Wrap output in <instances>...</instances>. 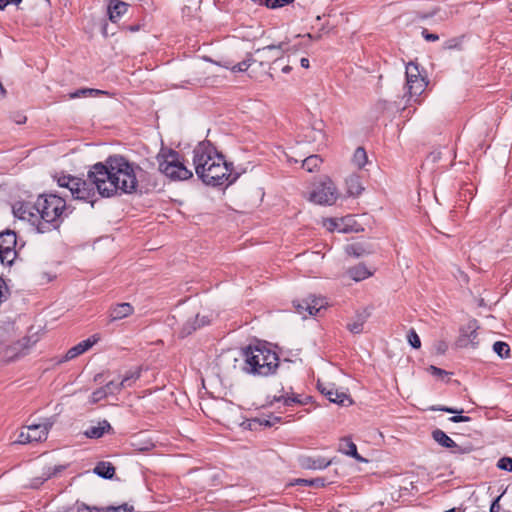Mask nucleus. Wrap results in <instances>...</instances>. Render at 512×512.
Wrapping results in <instances>:
<instances>
[{"label": "nucleus", "mask_w": 512, "mask_h": 512, "mask_svg": "<svg viewBox=\"0 0 512 512\" xmlns=\"http://www.w3.org/2000/svg\"><path fill=\"white\" fill-rule=\"evenodd\" d=\"M144 171L124 156L111 155L104 162L92 165L87 179L71 175H63L57 182L60 187L68 188L72 197L78 200L94 203L96 193L102 197H112L120 194H132L139 189V178Z\"/></svg>", "instance_id": "1"}, {"label": "nucleus", "mask_w": 512, "mask_h": 512, "mask_svg": "<svg viewBox=\"0 0 512 512\" xmlns=\"http://www.w3.org/2000/svg\"><path fill=\"white\" fill-rule=\"evenodd\" d=\"M193 164L196 175L206 185H228L238 178V174L232 173V164L227 163L209 141L200 142L194 148Z\"/></svg>", "instance_id": "2"}, {"label": "nucleus", "mask_w": 512, "mask_h": 512, "mask_svg": "<svg viewBox=\"0 0 512 512\" xmlns=\"http://www.w3.org/2000/svg\"><path fill=\"white\" fill-rule=\"evenodd\" d=\"M15 214L33 224L38 221V232L46 233L58 228L63 218L67 216L66 202L55 194L40 195L34 205H23Z\"/></svg>", "instance_id": "3"}, {"label": "nucleus", "mask_w": 512, "mask_h": 512, "mask_svg": "<svg viewBox=\"0 0 512 512\" xmlns=\"http://www.w3.org/2000/svg\"><path fill=\"white\" fill-rule=\"evenodd\" d=\"M243 371L254 376H269L276 372L279 357L276 352L263 346H248L243 349Z\"/></svg>", "instance_id": "4"}, {"label": "nucleus", "mask_w": 512, "mask_h": 512, "mask_svg": "<svg viewBox=\"0 0 512 512\" xmlns=\"http://www.w3.org/2000/svg\"><path fill=\"white\" fill-rule=\"evenodd\" d=\"M159 170L171 180H188L193 173L181 161L180 154L172 149L162 151L158 157Z\"/></svg>", "instance_id": "5"}, {"label": "nucleus", "mask_w": 512, "mask_h": 512, "mask_svg": "<svg viewBox=\"0 0 512 512\" xmlns=\"http://www.w3.org/2000/svg\"><path fill=\"white\" fill-rule=\"evenodd\" d=\"M406 89L405 97H408L407 101H409L413 97L420 96L426 86V79L420 75L419 67L417 64L410 62L406 66Z\"/></svg>", "instance_id": "6"}, {"label": "nucleus", "mask_w": 512, "mask_h": 512, "mask_svg": "<svg viewBox=\"0 0 512 512\" xmlns=\"http://www.w3.org/2000/svg\"><path fill=\"white\" fill-rule=\"evenodd\" d=\"M336 199V187L329 179L321 182L310 195V201L320 205H332Z\"/></svg>", "instance_id": "7"}, {"label": "nucleus", "mask_w": 512, "mask_h": 512, "mask_svg": "<svg viewBox=\"0 0 512 512\" xmlns=\"http://www.w3.org/2000/svg\"><path fill=\"white\" fill-rule=\"evenodd\" d=\"M317 388L320 393L332 403L343 405L345 400H348L349 403L352 402L349 399V396L345 392L336 389L335 384L333 383H323L318 381Z\"/></svg>", "instance_id": "8"}, {"label": "nucleus", "mask_w": 512, "mask_h": 512, "mask_svg": "<svg viewBox=\"0 0 512 512\" xmlns=\"http://www.w3.org/2000/svg\"><path fill=\"white\" fill-rule=\"evenodd\" d=\"M477 329L478 326L476 321H470L464 328H462L461 334L457 341L458 346L462 348L469 346L472 348H477L479 344L477 339Z\"/></svg>", "instance_id": "9"}, {"label": "nucleus", "mask_w": 512, "mask_h": 512, "mask_svg": "<svg viewBox=\"0 0 512 512\" xmlns=\"http://www.w3.org/2000/svg\"><path fill=\"white\" fill-rule=\"evenodd\" d=\"M134 312V307L128 303H118L113 306H111L109 310V321L114 322L118 320H122L130 315H132Z\"/></svg>", "instance_id": "10"}, {"label": "nucleus", "mask_w": 512, "mask_h": 512, "mask_svg": "<svg viewBox=\"0 0 512 512\" xmlns=\"http://www.w3.org/2000/svg\"><path fill=\"white\" fill-rule=\"evenodd\" d=\"M51 425V423L47 422L43 424H31L27 426V432L30 434L31 442H39L45 440Z\"/></svg>", "instance_id": "11"}, {"label": "nucleus", "mask_w": 512, "mask_h": 512, "mask_svg": "<svg viewBox=\"0 0 512 512\" xmlns=\"http://www.w3.org/2000/svg\"><path fill=\"white\" fill-rule=\"evenodd\" d=\"M209 323V320L203 316L199 317V314H196L194 318L188 319L182 326L180 334L182 337L190 335L192 332L197 330L198 328Z\"/></svg>", "instance_id": "12"}, {"label": "nucleus", "mask_w": 512, "mask_h": 512, "mask_svg": "<svg viewBox=\"0 0 512 512\" xmlns=\"http://www.w3.org/2000/svg\"><path fill=\"white\" fill-rule=\"evenodd\" d=\"M331 464V460H327L324 457L318 456V457H301L300 458V465L303 468L306 469H325Z\"/></svg>", "instance_id": "13"}, {"label": "nucleus", "mask_w": 512, "mask_h": 512, "mask_svg": "<svg viewBox=\"0 0 512 512\" xmlns=\"http://www.w3.org/2000/svg\"><path fill=\"white\" fill-rule=\"evenodd\" d=\"M128 10V4L120 0H111L108 5V15L112 22H117Z\"/></svg>", "instance_id": "14"}, {"label": "nucleus", "mask_w": 512, "mask_h": 512, "mask_svg": "<svg viewBox=\"0 0 512 512\" xmlns=\"http://www.w3.org/2000/svg\"><path fill=\"white\" fill-rule=\"evenodd\" d=\"M432 438L435 442H437L440 446L453 449H458L457 451L462 453L464 452L463 449H461L456 442L451 439L444 431L441 429H435L432 431Z\"/></svg>", "instance_id": "15"}, {"label": "nucleus", "mask_w": 512, "mask_h": 512, "mask_svg": "<svg viewBox=\"0 0 512 512\" xmlns=\"http://www.w3.org/2000/svg\"><path fill=\"white\" fill-rule=\"evenodd\" d=\"M112 430L110 423L107 420L98 422L97 426H91L85 430L84 435L87 438L98 439L101 438L105 433H109Z\"/></svg>", "instance_id": "16"}, {"label": "nucleus", "mask_w": 512, "mask_h": 512, "mask_svg": "<svg viewBox=\"0 0 512 512\" xmlns=\"http://www.w3.org/2000/svg\"><path fill=\"white\" fill-rule=\"evenodd\" d=\"M95 343H96V340L95 339L91 340L90 338L81 341L80 343H78L77 345H75L74 347L70 348L67 351V353L65 355V359L72 360V359L76 358L77 356L83 354L88 349H90Z\"/></svg>", "instance_id": "17"}, {"label": "nucleus", "mask_w": 512, "mask_h": 512, "mask_svg": "<svg viewBox=\"0 0 512 512\" xmlns=\"http://www.w3.org/2000/svg\"><path fill=\"white\" fill-rule=\"evenodd\" d=\"M430 410L432 411H443V412H447V413H450V414H456L452 417L449 418V421L453 422V423H459V422H469L471 420L470 417L468 416H463V415H460L461 413H463V409H457V408H453V407H448V406H432L430 408Z\"/></svg>", "instance_id": "18"}, {"label": "nucleus", "mask_w": 512, "mask_h": 512, "mask_svg": "<svg viewBox=\"0 0 512 512\" xmlns=\"http://www.w3.org/2000/svg\"><path fill=\"white\" fill-rule=\"evenodd\" d=\"M339 451L343 454H346L348 456H351L355 458L356 460L360 462H365L366 460L362 458L358 452L356 445L349 439V438H343L339 445Z\"/></svg>", "instance_id": "19"}, {"label": "nucleus", "mask_w": 512, "mask_h": 512, "mask_svg": "<svg viewBox=\"0 0 512 512\" xmlns=\"http://www.w3.org/2000/svg\"><path fill=\"white\" fill-rule=\"evenodd\" d=\"M347 274L354 281L359 282L370 277L372 275V272L364 264H358L354 267L349 268Z\"/></svg>", "instance_id": "20"}, {"label": "nucleus", "mask_w": 512, "mask_h": 512, "mask_svg": "<svg viewBox=\"0 0 512 512\" xmlns=\"http://www.w3.org/2000/svg\"><path fill=\"white\" fill-rule=\"evenodd\" d=\"M17 244L16 233L12 230H6L0 233V250L15 249Z\"/></svg>", "instance_id": "21"}, {"label": "nucleus", "mask_w": 512, "mask_h": 512, "mask_svg": "<svg viewBox=\"0 0 512 512\" xmlns=\"http://www.w3.org/2000/svg\"><path fill=\"white\" fill-rule=\"evenodd\" d=\"M94 473L101 478L111 479L115 474V467L110 462H98L94 468Z\"/></svg>", "instance_id": "22"}, {"label": "nucleus", "mask_w": 512, "mask_h": 512, "mask_svg": "<svg viewBox=\"0 0 512 512\" xmlns=\"http://www.w3.org/2000/svg\"><path fill=\"white\" fill-rule=\"evenodd\" d=\"M326 305V301L323 298L310 297L305 299V311L308 315H315Z\"/></svg>", "instance_id": "23"}, {"label": "nucleus", "mask_w": 512, "mask_h": 512, "mask_svg": "<svg viewBox=\"0 0 512 512\" xmlns=\"http://www.w3.org/2000/svg\"><path fill=\"white\" fill-rule=\"evenodd\" d=\"M347 192L350 196H358L363 191V186L358 175H350L346 179Z\"/></svg>", "instance_id": "24"}, {"label": "nucleus", "mask_w": 512, "mask_h": 512, "mask_svg": "<svg viewBox=\"0 0 512 512\" xmlns=\"http://www.w3.org/2000/svg\"><path fill=\"white\" fill-rule=\"evenodd\" d=\"M368 315L364 312L357 313L354 319L349 322L346 327L353 334H359L363 331V325L367 320Z\"/></svg>", "instance_id": "25"}, {"label": "nucleus", "mask_w": 512, "mask_h": 512, "mask_svg": "<svg viewBox=\"0 0 512 512\" xmlns=\"http://www.w3.org/2000/svg\"><path fill=\"white\" fill-rule=\"evenodd\" d=\"M280 401H283V404L285 406H293L294 404H304L305 402L302 401L299 397V395H293V396H289L288 394H281L279 396H273L272 400H271V404L273 402H280Z\"/></svg>", "instance_id": "26"}, {"label": "nucleus", "mask_w": 512, "mask_h": 512, "mask_svg": "<svg viewBox=\"0 0 512 512\" xmlns=\"http://www.w3.org/2000/svg\"><path fill=\"white\" fill-rule=\"evenodd\" d=\"M322 163V158L319 155H310L302 161V167L308 172L315 171Z\"/></svg>", "instance_id": "27"}, {"label": "nucleus", "mask_w": 512, "mask_h": 512, "mask_svg": "<svg viewBox=\"0 0 512 512\" xmlns=\"http://www.w3.org/2000/svg\"><path fill=\"white\" fill-rule=\"evenodd\" d=\"M367 154L364 148L358 147L353 155L352 161L358 168H363L367 163Z\"/></svg>", "instance_id": "28"}, {"label": "nucleus", "mask_w": 512, "mask_h": 512, "mask_svg": "<svg viewBox=\"0 0 512 512\" xmlns=\"http://www.w3.org/2000/svg\"><path fill=\"white\" fill-rule=\"evenodd\" d=\"M17 256L15 249L0 250V261L3 265L11 266Z\"/></svg>", "instance_id": "29"}, {"label": "nucleus", "mask_w": 512, "mask_h": 512, "mask_svg": "<svg viewBox=\"0 0 512 512\" xmlns=\"http://www.w3.org/2000/svg\"><path fill=\"white\" fill-rule=\"evenodd\" d=\"M493 351L502 359L508 358L510 354V347L506 342L496 341L493 344Z\"/></svg>", "instance_id": "30"}, {"label": "nucleus", "mask_w": 512, "mask_h": 512, "mask_svg": "<svg viewBox=\"0 0 512 512\" xmlns=\"http://www.w3.org/2000/svg\"><path fill=\"white\" fill-rule=\"evenodd\" d=\"M105 92L98 89H92V88H81L75 91L74 93L70 94L71 98H78L82 96H92V95H99L104 94Z\"/></svg>", "instance_id": "31"}, {"label": "nucleus", "mask_w": 512, "mask_h": 512, "mask_svg": "<svg viewBox=\"0 0 512 512\" xmlns=\"http://www.w3.org/2000/svg\"><path fill=\"white\" fill-rule=\"evenodd\" d=\"M325 226L327 227V229L329 231H334V230H337L339 232H347L348 230L343 227V220H335V219H328L326 222H325Z\"/></svg>", "instance_id": "32"}, {"label": "nucleus", "mask_w": 512, "mask_h": 512, "mask_svg": "<svg viewBox=\"0 0 512 512\" xmlns=\"http://www.w3.org/2000/svg\"><path fill=\"white\" fill-rule=\"evenodd\" d=\"M252 62H254V59L252 56H248L245 60L235 64L231 70L233 72H244L251 66Z\"/></svg>", "instance_id": "33"}, {"label": "nucleus", "mask_w": 512, "mask_h": 512, "mask_svg": "<svg viewBox=\"0 0 512 512\" xmlns=\"http://www.w3.org/2000/svg\"><path fill=\"white\" fill-rule=\"evenodd\" d=\"M140 377L139 371L128 372L125 377L120 381V386L124 388L131 386V383Z\"/></svg>", "instance_id": "34"}, {"label": "nucleus", "mask_w": 512, "mask_h": 512, "mask_svg": "<svg viewBox=\"0 0 512 512\" xmlns=\"http://www.w3.org/2000/svg\"><path fill=\"white\" fill-rule=\"evenodd\" d=\"M106 390L107 396L109 395H116L118 394L122 389H124L123 386H120V382L110 381L105 386H103Z\"/></svg>", "instance_id": "35"}, {"label": "nucleus", "mask_w": 512, "mask_h": 512, "mask_svg": "<svg viewBox=\"0 0 512 512\" xmlns=\"http://www.w3.org/2000/svg\"><path fill=\"white\" fill-rule=\"evenodd\" d=\"M106 397H108L106 394V390L104 389V387H100L91 394L89 402L91 404H96L99 401L105 399Z\"/></svg>", "instance_id": "36"}, {"label": "nucleus", "mask_w": 512, "mask_h": 512, "mask_svg": "<svg viewBox=\"0 0 512 512\" xmlns=\"http://www.w3.org/2000/svg\"><path fill=\"white\" fill-rule=\"evenodd\" d=\"M407 339H408L409 344L413 348L418 349L421 347L420 338L414 329L409 330V332L407 334Z\"/></svg>", "instance_id": "37"}, {"label": "nucleus", "mask_w": 512, "mask_h": 512, "mask_svg": "<svg viewBox=\"0 0 512 512\" xmlns=\"http://www.w3.org/2000/svg\"><path fill=\"white\" fill-rule=\"evenodd\" d=\"M497 467L501 470L512 472V458L502 457L497 462Z\"/></svg>", "instance_id": "38"}, {"label": "nucleus", "mask_w": 512, "mask_h": 512, "mask_svg": "<svg viewBox=\"0 0 512 512\" xmlns=\"http://www.w3.org/2000/svg\"><path fill=\"white\" fill-rule=\"evenodd\" d=\"M293 1L294 0H264V3L268 8L276 9L279 7H283Z\"/></svg>", "instance_id": "39"}, {"label": "nucleus", "mask_w": 512, "mask_h": 512, "mask_svg": "<svg viewBox=\"0 0 512 512\" xmlns=\"http://www.w3.org/2000/svg\"><path fill=\"white\" fill-rule=\"evenodd\" d=\"M8 296H9V288H8L5 280L2 277H0V303L2 301L7 300Z\"/></svg>", "instance_id": "40"}, {"label": "nucleus", "mask_w": 512, "mask_h": 512, "mask_svg": "<svg viewBox=\"0 0 512 512\" xmlns=\"http://www.w3.org/2000/svg\"><path fill=\"white\" fill-rule=\"evenodd\" d=\"M279 50L281 53L287 50V43L286 42H280L277 45H268L266 47H263L262 49H258L257 52L265 51V50Z\"/></svg>", "instance_id": "41"}, {"label": "nucleus", "mask_w": 512, "mask_h": 512, "mask_svg": "<svg viewBox=\"0 0 512 512\" xmlns=\"http://www.w3.org/2000/svg\"><path fill=\"white\" fill-rule=\"evenodd\" d=\"M16 443H18V444L31 443L30 434H29V432H27V429L26 430H22L19 433L18 438L16 440Z\"/></svg>", "instance_id": "42"}, {"label": "nucleus", "mask_w": 512, "mask_h": 512, "mask_svg": "<svg viewBox=\"0 0 512 512\" xmlns=\"http://www.w3.org/2000/svg\"><path fill=\"white\" fill-rule=\"evenodd\" d=\"M460 46V41L456 38L449 39L444 42L443 48L446 50L456 49Z\"/></svg>", "instance_id": "43"}, {"label": "nucleus", "mask_w": 512, "mask_h": 512, "mask_svg": "<svg viewBox=\"0 0 512 512\" xmlns=\"http://www.w3.org/2000/svg\"><path fill=\"white\" fill-rule=\"evenodd\" d=\"M427 370H428V372L430 374H432L434 376H437V377H443V376L448 374L447 371H445L443 369H440V368H438L436 366H433V365L429 366Z\"/></svg>", "instance_id": "44"}, {"label": "nucleus", "mask_w": 512, "mask_h": 512, "mask_svg": "<svg viewBox=\"0 0 512 512\" xmlns=\"http://www.w3.org/2000/svg\"><path fill=\"white\" fill-rule=\"evenodd\" d=\"M421 34L426 41L435 42L439 40V36L437 34L430 33L427 29H423Z\"/></svg>", "instance_id": "45"}, {"label": "nucleus", "mask_w": 512, "mask_h": 512, "mask_svg": "<svg viewBox=\"0 0 512 512\" xmlns=\"http://www.w3.org/2000/svg\"><path fill=\"white\" fill-rule=\"evenodd\" d=\"M300 483H304L305 485H308V486H323L324 485V482H323V479H320V478H317V479H314V480H305V479H301L299 480Z\"/></svg>", "instance_id": "46"}, {"label": "nucleus", "mask_w": 512, "mask_h": 512, "mask_svg": "<svg viewBox=\"0 0 512 512\" xmlns=\"http://www.w3.org/2000/svg\"><path fill=\"white\" fill-rule=\"evenodd\" d=\"M133 508L128 507L127 505L119 506V507H110L107 512H132Z\"/></svg>", "instance_id": "47"}, {"label": "nucleus", "mask_w": 512, "mask_h": 512, "mask_svg": "<svg viewBox=\"0 0 512 512\" xmlns=\"http://www.w3.org/2000/svg\"><path fill=\"white\" fill-rule=\"evenodd\" d=\"M448 348V345L445 341H439L436 344V351L438 354H444Z\"/></svg>", "instance_id": "48"}, {"label": "nucleus", "mask_w": 512, "mask_h": 512, "mask_svg": "<svg viewBox=\"0 0 512 512\" xmlns=\"http://www.w3.org/2000/svg\"><path fill=\"white\" fill-rule=\"evenodd\" d=\"M22 0H0V10H3L9 4H19Z\"/></svg>", "instance_id": "49"}, {"label": "nucleus", "mask_w": 512, "mask_h": 512, "mask_svg": "<svg viewBox=\"0 0 512 512\" xmlns=\"http://www.w3.org/2000/svg\"><path fill=\"white\" fill-rule=\"evenodd\" d=\"M280 421V418L279 417H274L273 418V421H270L268 419H259V423L261 425H265V426H272L275 422H279Z\"/></svg>", "instance_id": "50"}, {"label": "nucleus", "mask_w": 512, "mask_h": 512, "mask_svg": "<svg viewBox=\"0 0 512 512\" xmlns=\"http://www.w3.org/2000/svg\"><path fill=\"white\" fill-rule=\"evenodd\" d=\"M295 308H296V311L303 315V317L305 318L306 315L304 314L305 311V300H303L301 303H298L297 305H295Z\"/></svg>", "instance_id": "51"}, {"label": "nucleus", "mask_w": 512, "mask_h": 512, "mask_svg": "<svg viewBox=\"0 0 512 512\" xmlns=\"http://www.w3.org/2000/svg\"><path fill=\"white\" fill-rule=\"evenodd\" d=\"M15 122L17 124L25 123L26 122V117L23 116V115H18L17 118L15 119Z\"/></svg>", "instance_id": "52"}, {"label": "nucleus", "mask_w": 512, "mask_h": 512, "mask_svg": "<svg viewBox=\"0 0 512 512\" xmlns=\"http://www.w3.org/2000/svg\"><path fill=\"white\" fill-rule=\"evenodd\" d=\"M498 499H499V498H497V499L493 502V504L491 505V507H490V512H497V510H498V508H499V507L497 506Z\"/></svg>", "instance_id": "53"}, {"label": "nucleus", "mask_w": 512, "mask_h": 512, "mask_svg": "<svg viewBox=\"0 0 512 512\" xmlns=\"http://www.w3.org/2000/svg\"><path fill=\"white\" fill-rule=\"evenodd\" d=\"M300 63H301V66L303 68H308L309 67V60L307 58H302Z\"/></svg>", "instance_id": "54"}, {"label": "nucleus", "mask_w": 512, "mask_h": 512, "mask_svg": "<svg viewBox=\"0 0 512 512\" xmlns=\"http://www.w3.org/2000/svg\"><path fill=\"white\" fill-rule=\"evenodd\" d=\"M61 469L60 468H57L55 467L53 472H50L47 474V476L45 477V480H47L48 478H50L52 475H55L57 472H59Z\"/></svg>", "instance_id": "55"}, {"label": "nucleus", "mask_w": 512, "mask_h": 512, "mask_svg": "<svg viewBox=\"0 0 512 512\" xmlns=\"http://www.w3.org/2000/svg\"><path fill=\"white\" fill-rule=\"evenodd\" d=\"M6 94V90L4 89L2 83L0 82V97H4Z\"/></svg>", "instance_id": "56"}, {"label": "nucleus", "mask_w": 512, "mask_h": 512, "mask_svg": "<svg viewBox=\"0 0 512 512\" xmlns=\"http://www.w3.org/2000/svg\"><path fill=\"white\" fill-rule=\"evenodd\" d=\"M79 512H99L97 508H85V510L79 511Z\"/></svg>", "instance_id": "57"}, {"label": "nucleus", "mask_w": 512, "mask_h": 512, "mask_svg": "<svg viewBox=\"0 0 512 512\" xmlns=\"http://www.w3.org/2000/svg\"><path fill=\"white\" fill-rule=\"evenodd\" d=\"M282 71H283L284 73H289V72L291 71V67H290V66H288V65H286L285 67H283V68H282Z\"/></svg>", "instance_id": "58"}, {"label": "nucleus", "mask_w": 512, "mask_h": 512, "mask_svg": "<svg viewBox=\"0 0 512 512\" xmlns=\"http://www.w3.org/2000/svg\"><path fill=\"white\" fill-rule=\"evenodd\" d=\"M351 249H353V254L357 257H359L361 254L358 252V250H356L355 247H351Z\"/></svg>", "instance_id": "59"}, {"label": "nucleus", "mask_w": 512, "mask_h": 512, "mask_svg": "<svg viewBox=\"0 0 512 512\" xmlns=\"http://www.w3.org/2000/svg\"><path fill=\"white\" fill-rule=\"evenodd\" d=\"M444 512H456V508H451V509L446 510V511H444Z\"/></svg>", "instance_id": "60"}, {"label": "nucleus", "mask_w": 512, "mask_h": 512, "mask_svg": "<svg viewBox=\"0 0 512 512\" xmlns=\"http://www.w3.org/2000/svg\"><path fill=\"white\" fill-rule=\"evenodd\" d=\"M131 30L136 31V30H138V27H131Z\"/></svg>", "instance_id": "61"}]
</instances>
